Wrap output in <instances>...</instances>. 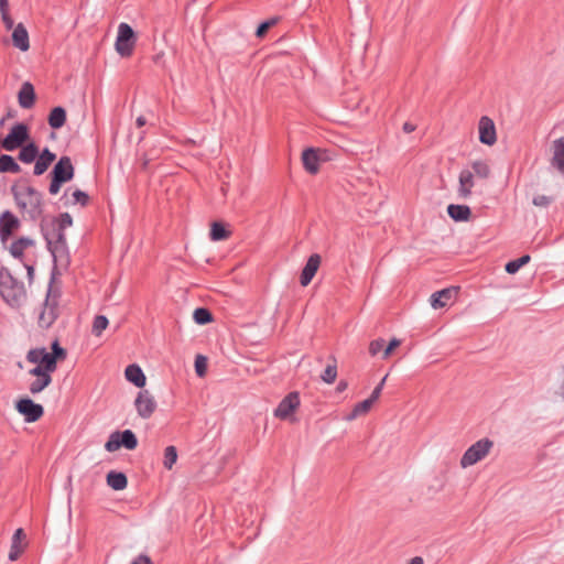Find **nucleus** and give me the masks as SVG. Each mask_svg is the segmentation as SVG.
Listing matches in <instances>:
<instances>
[{
  "mask_svg": "<svg viewBox=\"0 0 564 564\" xmlns=\"http://www.w3.org/2000/svg\"><path fill=\"white\" fill-rule=\"evenodd\" d=\"M26 269H28L29 279H32L33 278V272H34L33 267L28 265Z\"/></svg>",
  "mask_w": 564,
  "mask_h": 564,
  "instance_id": "obj_57",
  "label": "nucleus"
},
{
  "mask_svg": "<svg viewBox=\"0 0 564 564\" xmlns=\"http://www.w3.org/2000/svg\"><path fill=\"white\" fill-rule=\"evenodd\" d=\"M57 317V302L56 299L51 297V289L47 291L46 300L43 304V310L39 315V324L42 327H50Z\"/></svg>",
  "mask_w": 564,
  "mask_h": 564,
  "instance_id": "obj_13",
  "label": "nucleus"
},
{
  "mask_svg": "<svg viewBox=\"0 0 564 564\" xmlns=\"http://www.w3.org/2000/svg\"><path fill=\"white\" fill-rule=\"evenodd\" d=\"M19 105L23 109H30L35 102L34 87L30 82L22 84L18 94Z\"/></svg>",
  "mask_w": 564,
  "mask_h": 564,
  "instance_id": "obj_22",
  "label": "nucleus"
},
{
  "mask_svg": "<svg viewBox=\"0 0 564 564\" xmlns=\"http://www.w3.org/2000/svg\"><path fill=\"white\" fill-rule=\"evenodd\" d=\"M384 346V339L378 338L370 343L369 345V352L371 356L378 355L380 351H382Z\"/></svg>",
  "mask_w": 564,
  "mask_h": 564,
  "instance_id": "obj_46",
  "label": "nucleus"
},
{
  "mask_svg": "<svg viewBox=\"0 0 564 564\" xmlns=\"http://www.w3.org/2000/svg\"><path fill=\"white\" fill-rule=\"evenodd\" d=\"M8 7H9L8 0H0V12L1 13L8 12Z\"/></svg>",
  "mask_w": 564,
  "mask_h": 564,
  "instance_id": "obj_54",
  "label": "nucleus"
},
{
  "mask_svg": "<svg viewBox=\"0 0 564 564\" xmlns=\"http://www.w3.org/2000/svg\"><path fill=\"white\" fill-rule=\"evenodd\" d=\"M550 203H551V198L545 195H536L533 198V204L539 207H546L550 205Z\"/></svg>",
  "mask_w": 564,
  "mask_h": 564,
  "instance_id": "obj_47",
  "label": "nucleus"
},
{
  "mask_svg": "<svg viewBox=\"0 0 564 564\" xmlns=\"http://www.w3.org/2000/svg\"><path fill=\"white\" fill-rule=\"evenodd\" d=\"M19 219L9 210H6L0 216V239L6 241L12 232L19 227Z\"/></svg>",
  "mask_w": 564,
  "mask_h": 564,
  "instance_id": "obj_16",
  "label": "nucleus"
},
{
  "mask_svg": "<svg viewBox=\"0 0 564 564\" xmlns=\"http://www.w3.org/2000/svg\"><path fill=\"white\" fill-rule=\"evenodd\" d=\"M41 231L46 241L54 263L66 267L69 263V253L64 231L58 227L57 220L43 219Z\"/></svg>",
  "mask_w": 564,
  "mask_h": 564,
  "instance_id": "obj_2",
  "label": "nucleus"
},
{
  "mask_svg": "<svg viewBox=\"0 0 564 564\" xmlns=\"http://www.w3.org/2000/svg\"><path fill=\"white\" fill-rule=\"evenodd\" d=\"M131 564H152V561L148 555L140 554L131 562Z\"/></svg>",
  "mask_w": 564,
  "mask_h": 564,
  "instance_id": "obj_51",
  "label": "nucleus"
},
{
  "mask_svg": "<svg viewBox=\"0 0 564 564\" xmlns=\"http://www.w3.org/2000/svg\"><path fill=\"white\" fill-rule=\"evenodd\" d=\"M72 197H73V204H79L82 206H85L87 205L88 200H89V196L87 195V193L80 191V189H75L73 193H72Z\"/></svg>",
  "mask_w": 564,
  "mask_h": 564,
  "instance_id": "obj_44",
  "label": "nucleus"
},
{
  "mask_svg": "<svg viewBox=\"0 0 564 564\" xmlns=\"http://www.w3.org/2000/svg\"><path fill=\"white\" fill-rule=\"evenodd\" d=\"M479 141L486 145H494L497 141L496 126L492 119L482 116L478 122Z\"/></svg>",
  "mask_w": 564,
  "mask_h": 564,
  "instance_id": "obj_14",
  "label": "nucleus"
},
{
  "mask_svg": "<svg viewBox=\"0 0 564 564\" xmlns=\"http://www.w3.org/2000/svg\"><path fill=\"white\" fill-rule=\"evenodd\" d=\"M193 318L198 325H206L213 321V315L205 307H197L193 313Z\"/></svg>",
  "mask_w": 564,
  "mask_h": 564,
  "instance_id": "obj_36",
  "label": "nucleus"
},
{
  "mask_svg": "<svg viewBox=\"0 0 564 564\" xmlns=\"http://www.w3.org/2000/svg\"><path fill=\"white\" fill-rule=\"evenodd\" d=\"M458 183V196L460 198H468L471 195V189L475 185L473 172L469 170H462Z\"/></svg>",
  "mask_w": 564,
  "mask_h": 564,
  "instance_id": "obj_20",
  "label": "nucleus"
},
{
  "mask_svg": "<svg viewBox=\"0 0 564 564\" xmlns=\"http://www.w3.org/2000/svg\"><path fill=\"white\" fill-rule=\"evenodd\" d=\"M346 387H347V383H346V382H344V381H340V382L338 383L337 389H338L339 391H343V390H345V389H346Z\"/></svg>",
  "mask_w": 564,
  "mask_h": 564,
  "instance_id": "obj_58",
  "label": "nucleus"
},
{
  "mask_svg": "<svg viewBox=\"0 0 564 564\" xmlns=\"http://www.w3.org/2000/svg\"><path fill=\"white\" fill-rule=\"evenodd\" d=\"M2 22L6 29L11 30L14 26V22L8 12L1 13Z\"/></svg>",
  "mask_w": 564,
  "mask_h": 564,
  "instance_id": "obj_50",
  "label": "nucleus"
},
{
  "mask_svg": "<svg viewBox=\"0 0 564 564\" xmlns=\"http://www.w3.org/2000/svg\"><path fill=\"white\" fill-rule=\"evenodd\" d=\"M13 46L22 52H26L30 48L29 33L22 23L14 26L12 32Z\"/></svg>",
  "mask_w": 564,
  "mask_h": 564,
  "instance_id": "obj_21",
  "label": "nucleus"
},
{
  "mask_svg": "<svg viewBox=\"0 0 564 564\" xmlns=\"http://www.w3.org/2000/svg\"><path fill=\"white\" fill-rule=\"evenodd\" d=\"M177 460V451L175 446H167L164 451L163 465L166 469L171 470Z\"/></svg>",
  "mask_w": 564,
  "mask_h": 564,
  "instance_id": "obj_38",
  "label": "nucleus"
},
{
  "mask_svg": "<svg viewBox=\"0 0 564 564\" xmlns=\"http://www.w3.org/2000/svg\"><path fill=\"white\" fill-rule=\"evenodd\" d=\"M210 239L213 241L225 240L229 236V231L226 230L221 223L215 221L212 224Z\"/></svg>",
  "mask_w": 564,
  "mask_h": 564,
  "instance_id": "obj_35",
  "label": "nucleus"
},
{
  "mask_svg": "<svg viewBox=\"0 0 564 564\" xmlns=\"http://www.w3.org/2000/svg\"><path fill=\"white\" fill-rule=\"evenodd\" d=\"M21 172V166L17 163L13 156L9 154L0 155V173L18 174Z\"/></svg>",
  "mask_w": 564,
  "mask_h": 564,
  "instance_id": "obj_30",
  "label": "nucleus"
},
{
  "mask_svg": "<svg viewBox=\"0 0 564 564\" xmlns=\"http://www.w3.org/2000/svg\"><path fill=\"white\" fill-rule=\"evenodd\" d=\"M0 295L13 308L20 307L26 299L23 282L17 280L7 269L0 271Z\"/></svg>",
  "mask_w": 564,
  "mask_h": 564,
  "instance_id": "obj_3",
  "label": "nucleus"
},
{
  "mask_svg": "<svg viewBox=\"0 0 564 564\" xmlns=\"http://www.w3.org/2000/svg\"><path fill=\"white\" fill-rule=\"evenodd\" d=\"M137 446L138 438L131 430L111 433L108 441L105 444L106 451L110 453L118 451L120 447H124L129 451H132Z\"/></svg>",
  "mask_w": 564,
  "mask_h": 564,
  "instance_id": "obj_6",
  "label": "nucleus"
},
{
  "mask_svg": "<svg viewBox=\"0 0 564 564\" xmlns=\"http://www.w3.org/2000/svg\"><path fill=\"white\" fill-rule=\"evenodd\" d=\"M409 564H423V558L420 556H415L409 562Z\"/></svg>",
  "mask_w": 564,
  "mask_h": 564,
  "instance_id": "obj_55",
  "label": "nucleus"
},
{
  "mask_svg": "<svg viewBox=\"0 0 564 564\" xmlns=\"http://www.w3.org/2000/svg\"><path fill=\"white\" fill-rule=\"evenodd\" d=\"M552 164L558 171L564 173V137L556 139L553 142V159Z\"/></svg>",
  "mask_w": 564,
  "mask_h": 564,
  "instance_id": "obj_25",
  "label": "nucleus"
},
{
  "mask_svg": "<svg viewBox=\"0 0 564 564\" xmlns=\"http://www.w3.org/2000/svg\"><path fill=\"white\" fill-rule=\"evenodd\" d=\"M207 359L206 357L198 355L195 359V371L198 377H203L206 373Z\"/></svg>",
  "mask_w": 564,
  "mask_h": 564,
  "instance_id": "obj_43",
  "label": "nucleus"
},
{
  "mask_svg": "<svg viewBox=\"0 0 564 564\" xmlns=\"http://www.w3.org/2000/svg\"><path fill=\"white\" fill-rule=\"evenodd\" d=\"M380 394H381L380 387H376L368 399L372 400V402L375 403L378 400V398L380 397Z\"/></svg>",
  "mask_w": 564,
  "mask_h": 564,
  "instance_id": "obj_52",
  "label": "nucleus"
},
{
  "mask_svg": "<svg viewBox=\"0 0 564 564\" xmlns=\"http://www.w3.org/2000/svg\"><path fill=\"white\" fill-rule=\"evenodd\" d=\"M372 404H373L372 400H369V399H366V400L357 403L354 406L352 411L346 416V420L352 421L356 417H358L359 415L367 413L371 409Z\"/></svg>",
  "mask_w": 564,
  "mask_h": 564,
  "instance_id": "obj_33",
  "label": "nucleus"
},
{
  "mask_svg": "<svg viewBox=\"0 0 564 564\" xmlns=\"http://www.w3.org/2000/svg\"><path fill=\"white\" fill-rule=\"evenodd\" d=\"M66 122V111L63 107H55L48 115V124L53 129L62 128Z\"/></svg>",
  "mask_w": 564,
  "mask_h": 564,
  "instance_id": "obj_29",
  "label": "nucleus"
},
{
  "mask_svg": "<svg viewBox=\"0 0 564 564\" xmlns=\"http://www.w3.org/2000/svg\"><path fill=\"white\" fill-rule=\"evenodd\" d=\"M30 139L29 128L23 122L13 124L9 133L2 139L1 147L9 152H12Z\"/></svg>",
  "mask_w": 564,
  "mask_h": 564,
  "instance_id": "obj_5",
  "label": "nucleus"
},
{
  "mask_svg": "<svg viewBox=\"0 0 564 564\" xmlns=\"http://www.w3.org/2000/svg\"><path fill=\"white\" fill-rule=\"evenodd\" d=\"M20 152L18 154V159L24 163L30 164L35 161L37 155L40 154L39 148L34 142H30L25 145L20 147Z\"/></svg>",
  "mask_w": 564,
  "mask_h": 564,
  "instance_id": "obj_26",
  "label": "nucleus"
},
{
  "mask_svg": "<svg viewBox=\"0 0 564 564\" xmlns=\"http://www.w3.org/2000/svg\"><path fill=\"white\" fill-rule=\"evenodd\" d=\"M319 264L321 257L317 253L312 254L307 259L306 264L304 265L300 276V282L303 286H306L311 283L312 279L314 278L319 268Z\"/></svg>",
  "mask_w": 564,
  "mask_h": 564,
  "instance_id": "obj_18",
  "label": "nucleus"
},
{
  "mask_svg": "<svg viewBox=\"0 0 564 564\" xmlns=\"http://www.w3.org/2000/svg\"><path fill=\"white\" fill-rule=\"evenodd\" d=\"M56 154L53 153L48 148H45L40 152L37 158L35 159L33 174L35 176H40L44 174L48 166L55 161Z\"/></svg>",
  "mask_w": 564,
  "mask_h": 564,
  "instance_id": "obj_19",
  "label": "nucleus"
},
{
  "mask_svg": "<svg viewBox=\"0 0 564 564\" xmlns=\"http://www.w3.org/2000/svg\"><path fill=\"white\" fill-rule=\"evenodd\" d=\"M126 379L133 383L138 388H143L145 386L147 378L142 371V369L135 365H129L124 370Z\"/></svg>",
  "mask_w": 564,
  "mask_h": 564,
  "instance_id": "obj_24",
  "label": "nucleus"
},
{
  "mask_svg": "<svg viewBox=\"0 0 564 564\" xmlns=\"http://www.w3.org/2000/svg\"><path fill=\"white\" fill-rule=\"evenodd\" d=\"M387 377H388V376H384V377L382 378V380H381V381L378 383V386H377V387H380V390H381V391H382V388H383L384 382H386V380H387Z\"/></svg>",
  "mask_w": 564,
  "mask_h": 564,
  "instance_id": "obj_59",
  "label": "nucleus"
},
{
  "mask_svg": "<svg viewBox=\"0 0 564 564\" xmlns=\"http://www.w3.org/2000/svg\"><path fill=\"white\" fill-rule=\"evenodd\" d=\"M300 406V395L297 392H291L284 397L276 409L274 416L281 420L288 419Z\"/></svg>",
  "mask_w": 564,
  "mask_h": 564,
  "instance_id": "obj_12",
  "label": "nucleus"
},
{
  "mask_svg": "<svg viewBox=\"0 0 564 564\" xmlns=\"http://www.w3.org/2000/svg\"><path fill=\"white\" fill-rule=\"evenodd\" d=\"M41 356V359L45 361L48 369H57V361L66 358V350L61 347L57 340L52 344V351H47L45 347L34 348Z\"/></svg>",
  "mask_w": 564,
  "mask_h": 564,
  "instance_id": "obj_9",
  "label": "nucleus"
},
{
  "mask_svg": "<svg viewBox=\"0 0 564 564\" xmlns=\"http://www.w3.org/2000/svg\"><path fill=\"white\" fill-rule=\"evenodd\" d=\"M145 122H147V121H145V118H144L143 116H140V117H138V118H137V126H138V127H142V126H144V124H145Z\"/></svg>",
  "mask_w": 564,
  "mask_h": 564,
  "instance_id": "obj_56",
  "label": "nucleus"
},
{
  "mask_svg": "<svg viewBox=\"0 0 564 564\" xmlns=\"http://www.w3.org/2000/svg\"><path fill=\"white\" fill-rule=\"evenodd\" d=\"M34 245V241L28 237H21L14 242H12L10 247V253L12 257L17 259H21L23 256V252L26 248L32 247Z\"/></svg>",
  "mask_w": 564,
  "mask_h": 564,
  "instance_id": "obj_31",
  "label": "nucleus"
},
{
  "mask_svg": "<svg viewBox=\"0 0 564 564\" xmlns=\"http://www.w3.org/2000/svg\"><path fill=\"white\" fill-rule=\"evenodd\" d=\"M51 175L61 183L70 181L74 177V166L70 159L62 156L54 165Z\"/></svg>",
  "mask_w": 564,
  "mask_h": 564,
  "instance_id": "obj_15",
  "label": "nucleus"
},
{
  "mask_svg": "<svg viewBox=\"0 0 564 564\" xmlns=\"http://www.w3.org/2000/svg\"><path fill=\"white\" fill-rule=\"evenodd\" d=\"M11 193L19 210L24 217L37 220L43 215V195L35 187L26 184L12 185Z\"/></svg>",
  "mask_w": 564,
  "mask_h": 564,
  "instance_id": "obj_1",
  "label": "nucleus"
},
{
  "mask_svg": "<svg viewBox=\"0 0 564 564\" xmlns=\"http://www.w3.org/2000/svg\"><path fill=\"white\" fill-rule=\"evenodd\" d=\"M457 288H447L434 292L430 299L431 306L434 310L443 308L457 295Z\"/></svg>",
  "mask_w": 564,
  "mask_h": 564,
  "instance_id": "obj_17",
  "label": "nucleus"
},
{
  "mask_svg": "<svg viewBox=\"0 0 564 564\" xmlns=\"http://www.w3.org/2000/svg\"><path fill=\"white\" fill-rule=\"evenodd\" d=\"M51 220H57L58 227L65 231L66 228L73 224L72 216L68 213L61 214L59 217L50 218Z\"/></svg>",
  "mask_w": 564,
  "mask_h": 564,
  "instance_id": "obj_42",
  "label": "nucleus"
},
{
  "mask_svg": "<svg viewBox=\"0 0 564 564\" xmlns=\"http://www.w3.org/2000/svg\"><path fill=\"white\" fill-rule=\"evenodd\" d=\"M530 261V256L529 254H524L516 260H512V261H509L507 264H506V271L509 273V274H514L517 273L523 265H525L527 263H529Z\"/></svg>",
  "mask_w": 564,
  "mask_h": 564,
  "instance_id": "obj_37",
  "label": "nucleus"
},
{
  "mask_svg": "<svg viewBox=\"0 0 564 564\" xmlns=\"http://www.w3.org/2000/svg\"><path fill=\"white\" fill-rule=\"evenodd\" d=\"M494 446L489 438H481L469 446L460 458V466L467 468L484 459Z\"/></svg>",
  "mask_w": 564,
  "mask_h": 564,
  "instance_id": "obj_4",
  "label": "nucleus"
},
{
  "mask_svg": "<svg viewBox=\"0 0 564 564\" xmlns=\"http://www.w3.org/2000/svg\"><path fill=\"white\" fill-rule=\"evenodd\" d=\"M473 174L475 173L477 176L481 178H487L490 174L489 165L485 161H474L471 163Z\"/></svg>",
  "mask_w": 564,
  "mask_h": 564,
  "instance_id": "obj_39",
  "label": "nucleus"
},
{
  "mask_svg": "<svg viewBox=\"0 0 564 564\" xmlns=\"http://www.w3.org/2000/svg\"><path fill=\"white\" fill-rule=\"evenodd\" d=\"M448 216L455 221H467L470 217V208L467 205L451 204L447 207Z\"/></svg>",
  "mask_w": 564,
  "mask_h": 564,
  "instance_id": "obj_27",
  "label": "nucleus"
},
{
  "mask_svg": "<svg viewBox=\"0 0 564 564\" xmlns=\"http://www.w3.org/2000/svg\"><path fill=\"white\" fill-rule=\"evenodd\" d=\"M109 322L105 315H97L93 323V333L96 336H100L101 333L107 328Z\"/></svg>",
  "mask_w": 564,
  "mask_h": 564,
  "instance_id": "obj_40",
  "label": "nucleus"
},
{
  "mask_svg": "<svg viewBox=\"0 0 564 564\" xmlns=\"http://www.w3.org/2000/svg\"><path fill=\"white\" fill-rule=\"evenodd\" d=\"M23 535V530L22 529H18L15 530L13 536H12V543H11V549H10V552H9V560L10 561H15L20 553H21V546H20V543H21V536Z\"/></svg>",
  "mask_w": 564,
  "mask_h": 564,
  "instance_id": "obj_34",
  "label": "nucleus"
},
{
  "mask_svg": "<svg viewBox=\"0 0 564 564\" xmlns=\"http://www.w3.org/2000/svg\"><path fill=\"white\" fill-rule=\"evenodd\" d=\"M400 344H401V341H400L399 339L393 338V339L389 343V345L384 348L382 358H383V359L388 358V357H389V355L392 352V350H393L395 347L400 346Z\"/></svg>",
  "mask_w": 564,
  "mask_h": 564,
  "instance_id": "obj_48",
  "label": "nucleus"
},
{
  "mask_svg": "<svg viewBox=\"0 0 564 564\" xmlns=\"http://www.w3.org/2000/svg\"><path fill=\"white\" fill-rule=\"evenodd\" d=\"M275 23L276 19L274 18L260 23L259 26L257 28L256 35L258 37H262L267 33V31Z\"/></svg>",
  "mask_w": 564,
  "mask_h": 564,
  "instance_id": "obj_45",
  "label": "nucleus"
},
{
  "mask_svg": "<svg viewBox=\"0 0 564 564\" xmlns=\"http://www.w3.org/2000/svg\"><path fill=\"white\" fill-rule=\"evenodd\" d=\"M302 162L304 169L311 173H317L319 169V159L317 152L313 148H308L302 153Z\"/></svg>",
  "mask_w": 564,
  "mask_h": 564,
  "instance_id": "obj_23",
  "label": "nucleus"
},
{
  "mask_svg": "<svg viewBox=\"0 0 564 564\" xmlns=\"http://www.w3.org/2000/svg\"><path fill=\"white\" fill-rule=\"evenodd\" d=\"M62 184L63 183H61L57 180L52 177V181H51V184H50V187H48L50 194L56 195L59 192Z\"/></svg>",
  "mask_w": 564,
  "mask_h": 564,
  "instance_id": "obj_49",
  "label": "nucleus"
},
{
  "mask_svg": "<svg viewBox=\"0 0 564 564\" xmlns=\"http://www.w3.org/2000/svg\"><path fill=\"white\" fill-rule=\"evenodd\" d=\"M17 411L24 416V421L33 423L37 421L44 413L41 404L35 403L30 398H22L15 403Z\"/></svg>",
  "mask_w": 564,
  "mask_h": 564,
  "instance_id": "obj_8",
  "label": "nucleus"
},
{
  "mask_svg": "<svg viewBox=\"0 0 564 564\" xmlns=\"http://www.w3.org/2000/svg\"><path fill=\"white\" fill-rule=\"evenodd\" d=\"M337 377V367L336 362L334 361L332 365H327L325 370L323 371L321 378L326 383H333L336 380Z\"/></svg>",
  "mask_w": 564,
  "mask_h": 564,
  "instance_id": "obj_41",
  "label": "nucleus"
},
{
  "mask_svg": "<svg viewBox=\"0 0 564 564\" xmlns=\"http://www.w3.org/2000/svg\"><path fill=\"white\" fill-rule=\"evenodd\" d=\"M25 358L30 364L35 365V367L28 371V375L34 378L52 377V373L55 371L54 369H48L45 361L41 359L40 354L34 348L28 351Z\"/></svg>",
  "mask_w": 564,
  "mask_h": 564,
  "instance_id": "obj_11",
  "label": "nucleus"
},
{
  "mask_svg": "<svg viewBox=\"0 0 564 564\" xmlns=\"http://www.w3.org/2000/svg\"><path fill=\"white\" fill-rule=\"evenodd\" d=\"M52 377H39L29 382L28 389L31 394L36 395L52 383Z\"/></svg>",
  "mask_w": 564,
  "mask_h": 564,
  "instance_id": "obj_32",
  "label": "nucleus"
},
{
  "mask_svg": "<svg viewBox=\"0 0 564 564\" xmlns=\"http://www.w3.org/2000/svg\"><path fill=\"white\" fill-rule=\"evenodd\" d=\"M134 406L139 416L149 419L156 409V402L148 390H141L134 400Z\"/></svg>",
  "mask_w": 564,
  "mask_h": 564,
  "instance_id": "obj_10",
  "label": "nucleus"
},
{
  "mask_svg": "<svg viewBox=\"0 0 564 564\" xmlns=\"http://www.w3.org/2000/svg\"><path fill=\"white\" fill-rule=\"evenodd\" d=\"M107 485L113 490H123L128 485L123 473L111 470L107 474Z\"/></svg>",
  "mask_w": 564,
  "mask_h": 564,
  "instance_id": "obj_28",
  "label": "nucleus"
},
{
  "mask_svg": "<svg viewBox=\"0 0 564 564\" xmlns=\"http://www.w3.org/2000/svg\"><path fill=\"white\" fill-rule=\"evenodd\" d=\"M115 46L117 53L122 57H128L132 54L134 46V32L129 24L124 22L119 24Z\"/></svg>",
  "mask_w": 564,
  "mask_h": 564,
  "instance_id": "obj_7",
  "label": "nucleus"
},
{
  "mask_svg": "<svg viewBox=\"0 0 564 564\" xmlns=\"http://www.w3.org/2000/svg\"><path fill=\"white\" fill-rule=\"evenodd\" d=\"M415 130V126L411 122H405L403 124V131L406 132V133H411Z\"/></svg>",
  "mask_w": 564,
  "mask_h": 564,
  "instance_id": "obj_53",
  "label": "nucleus"
}]
</instances>
